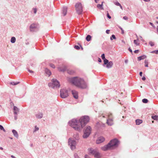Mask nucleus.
Masks as SVG:
<instances>
[{
    "label": "nucleus",
    "mask_w": 158,
    "mask_h": 158,
    "mask_svg": "<svg viewBox=\"0 0 158 158\" xmlns=\"http://www.w3.org/2000/svg\"><path fill=\"white\" fill-rule=\"evenodd\" d=\"M89 118L88 116H84L79 119H73L69 122V123L75 130L80 131L89 121Z\"/></svg>",
    "instance_id": "1"
},
{
    "label": "nucleus",
    "mask_w": 158,
    "mask_h": 158,
    "mask_svg": "<svg viewBox=\"0 0 158 158\" xmlns=\"http://www.w3.org/2000/svg\"><path fill=\"white\" fill-rule=\"evenodd\" d=\"M69 81L77 87L82 89L87 87V84L83 78L79 77H74L69 78Z\"/></svg>",
    "instance_id": "2"
},
{
    "label": "nucleus",
    "mask_w": 158,
    "mask_h": 158,
    "mask_svg": "<svg viewBox=\"0 0 158 158\" xmlns=\"http://www.w3.org/2000/svg\"><path fill=\"white\" fill-rule=\"evenodd\" d=\"M119 144V141L117 139L112 140L106 145L101 148V149L103 151H106L111 149L112 148L117 147Z\"/></svg>",
    "instance_id": "3"
},
{
    "label": "nucleus",
    "mask_w": 158,
    "mask_h": 158,
    "mask_svg": "<svg viewBox=\"0 0 158 158\" xmlns=\"http://www.w3.org/2000/svg\"><path fill=\"white\" fill-rule=\"evenodd\" d=\"M91 128L89 126H87L83 130V137L86 139L88 137L91 133Z\"/></svg>",
    "instance_id": "4"
},
{
    "label": "nucleus",
    "mask_w": 158,
    "mask_h": 158,
    "mask_svg": "<svg viewBox=\"0 0 158 158\" xmlns=\"http://www.w3.org/2000/svg\"><path fill=\"white\" fill-rule=\"evenodd\" d=\"M89 153L94 155V157L96 158H100L101 157V154L97 149H94L92 148L88 149Z\"/></svg>",
    "instance_id": "5"
},
{
    "label": "nucleus",
    "mask_w": 158,
    "mask_h": 158,
    "mask_svg": "<svg viewBox=\"0 0 158 158\" xmlns=\"http://www.w3.org/2000/svg\"><path fill=\"white\" fill-rule=\"evenodd\" d=\"M52 82L48 83L49 87L52 88H59L60 86L59 82L55 79H52Z\"/></svg>",
    "instance_id": "6"
},
{
    "label": "nucleus",
    "mask_w": 158,
    "mask_h": 158,
    "mask_svg": "<svg viewBox=\"0 0 158 158\" xmlns=\"http://www.w3.org/2000/svg\"><path fill=\"white\" fill-rule=\"evenodd\" d=\"M68 144L70 147V148L71 150H73L76 148L77 142L75 140H73L71 138H69V139Z\"/></svg>",
    "instance_id": "7"
},
{
    "label": "nucleus",
    "mask_w": 158,
    "mask_h": 158,
    "mask_svg": "<svg viewBox=\"0 0 158 158\" xmlns=\"http://www.w3.org/2000/svg\"><path fill=\"white\" fill-rule=\"evenodd\" d=\"M60 96L63 98L67 97L69 95L68 90L65 89H63L60 90Z\"/></svg>",
    "instance_id": "8"
},
{
    "label": "nucleus",
    "mask_w": 158,
    "mask_h": 158,
    "mask_svg": "<svg viewBox=\"0 0 158 158\" xmlns=\"http://www.w3.org/2000/svg\"><path fill=\"white\" fill-rule=\"evenodd\" d=\"M75 7L77 13L78 14H81L83 11L81 4L80 2L77 3L75 5Z\"/></svg>",
    "instance_id": "9"
},
{
    "label": "nucleus",
    "mask_w": 158,
    "mask_h": 158,
    "mask_svg": "<svg viewBox=\"0 0 158 158\" xmlns=\"http://www.w3.org/2000/svg\"><path fill=\"white\" fill-rule=\"evenodd\" d=\"M30 30L31 31H34L38 30V25L37 24L33 23L30 27Z\"/></svg>",
    "instance_id": "10"
},
{
    "label": "nucleus",
    "mask_w": 158,
    "mask_h": 158,
    "mask_svg": "<svg viewBox=\"0 0 158 158\" xmlns=\"http://www.w3.org/2000/svg\"><path fill=\"white\" fill-rule=\"evenodd\" d=\"M104 140V138L102 136H101L98 138V139L96 140V143L97 144H99L103 142Z\"/></svg>",
    "instance_id": "11"
},
{
    "label": "nucleus",
    "mask_w": 158,
    "mask_h": 158,
    "mask_svg": "<svg viewBox=\"0 0 158 158\" xmlns=\"http://www.w3.org/2000/svg\"><path fill=\"white\" fill-rule=\"evenodd\" d=\"M72 93L73 97L75 99H77L78 98V92L75 90H72Z\"/></svg>",
    "instance_id": "12"
},
{
    "label": "nucleus",
    "mask_w": 158,
    "mask_h": 158,
    "mask_svg": "<svg viewBox=\"0 0 158 158\" xmlns=\"http://www.w3.org/2000/svg\"><path fill=\"white\" fill-rule=\"evenodd\" d=\"M106 123L108 124V125L111 126L113 124V118H111L107 119Z\"/></svg>",
    "instance_id": "13"
},
{
    "label": "nucleus",
    "mask_w": 158,
    "mask_h": 158,
    "mask_svg": "<svg viewBox=\"0 0 158 158\" xmlns=\"http://www.w3.org/2000/svg\"><path fill=\"white\" fill-rule=\"evenodd\" d=\"M58 70L61 72H64L66 69V68L65 66H63L62 67H59L58 68Z\"/></svg>",
    "instance_id": "14"
},
{
    "label": "nucleus",
    "mask_w": 158,
    "mask_h": 158,
    "mask_svg": "<svg viewBox=\"0 0 158 158\" xmlns=\"http://www.w3.org/2000/svg\"><path fill=\"white\" fill-rule=\"evenodd\" d=\"M67 7H64L62 9V14L64 16L66 15L67 12Z\"/></svg>",
    "instance_id": "15"
},
{
    "label": "nucleus",
    "mask_w": 158,
    "mask_h": 158,
    "mask_svg": "<svg viewBox=\"0 0 158 158\" xmlns=\"http://www.w3.org/2000/svg\"><path fill=\"white\" fill-rule=\"evenodd\" d=\"M106 67L108 68H111L113 64V62L112 61H109L107 64H106Z\"/></svg>",
    "instance_id": "16"
},
{
    "label": "nucleus",
    "mask_w": 158,
    "mask_h": 158,
    "mask_svg": "<svg viewBox=\"0 0 158 158\" xmlns=\"http://www.w3.org/2000/svg\"><path fill=\"white\" fill-rule=\"evenodd\" d=\"M35 116L36 118H42L43 114L42 113L39 112L35 114Z\"/></svg>",
    "instance_id": "17"
},
{
    "label": "nucleus",
    "mask_w": 158,
    "mask_h": 158,
    "mask_svg": "<svg viewBox=\"0 0 158 158\" xmlns=\"http://www.w3.org/2000/svg\"><path fill=\"white\" fill-rule=\"evenodd\" d=\"M14 114L15 115H17L19 111V109L16 106H14Z\"/></svg>",
    "instance_id": "18"
},
{
    "label": "nucleus",
    "mask_w": 158,
    "mask_h": 158,
    "mask_svg": "<svg viewBox=\"0 0 158 158\" xmlns=\"http://www.w3.org/2000/svg\"><path fill=\"white\" fill-rule=\"evenodd\" d=\"M45 73L48 75V76H50L51 74V73L50 70L47 68H46L45 70Z\"/></svg>",
    "instance_id": "19"
},
{
    "label": "nucleus",
    "mask_w": 158,
    "mask_h": 158,
    "mask_svg": "<svg viewBox=\"0 0 158 158\" xmlns=\"http://www.w3.org/2000/svg\"><path fill=\"white\" fill-rule=\"evenodd\" d=\"M12 132H13L14 136L18 138L19 137V135L17 131L15 130H13Z\"/></svg>",
    "instance_id": "20"
},
{
    "label": "nucleus",
    "mask_w": 158,
    "mask_h": 158,
    "mask_svg": "<svg viewBox=\"0 0 158 158\" xmlns=\"http://www.w3.org/2000/svg\"><path fill=\"white\" fill-rule=\"evenodd\" d=\"M146 58V56L145 55H143L141 56L138 57V60L140 61Z\"/></svg>",
    "instance_id": "21"
},
{
    "label": "nucleus",
    "mask_w": 158,
    "mask_h": 158,
    "mask_svg": "<svg viewBox=\"0 0 158 158\" xmlns=\"http://www.w3.org/2000/svg\"><path fill=\"white\" fill-rule=\"evenodd\" d=\"M142 122V120L139 119H137L135 120L136 124L137 125H139Z\"/></svg>",
    "instance_id": "22"
},
{
    "label": "nucleus",
    "mask_w": 158,
    "mask_h": 158,
    "mask_svg": "<svg viewBox=\"0 0 158 158\" xmlns=\"http://www.w3.org/2000/svg\"><path fill=\"white\" fill-rule=\"evenodd\" d=\"M104 2H102L101 4H98L97 5V7L99 9H103V3Z\"/></svg>",
    "instance_id": "23"
},
{
    "label": "nucleus",
    "mask_w": 158,
    "mask_h": 158,
    "mask_svg": "<svg viewBox=\"0 0 158 158\" xmlns=\"http://www.w3.org/2000/svg\"><path fill=\"white\" fill-rule=\"evenodd\" d=\"M136 36L137 39L136 40H134V43L135 45H136L138 46L139 45V43L138 42V41L139 40L138 37L137 35H136Z\"/></svg>",
    "instance_id": "24"
},
{
    "label": "nucleus",
    "mask_w": 158,
    "mask_h": 158,
    "mask_svg": "<svg viewBox=\"0 0 158 158\" xmlns=\"http://www.w3.org/2000/svg\"><path fill=\"white\" fill-rule=\"evenodd\" d=\"M91 39V36L90 35H88L86 38V40L87 41H90Z\"/></svg>",
    "instance_id": "25"
},
{
    "label": "nucleus",
    "mask_w": 158,
    "mask_h": 158,
    "mask_svg": "<svg viewBox=\"0 0 158 158\" xmlns=\"http://www.w3.org/2000/svg\"><path fill=\"white\" fill-rule=\"evenodd\" d=\"M16 41V39L15 37H12L11 38L10 42L12 43H14Z\"/></svg>",
    "instance_id": "26"
},
{
    "label": "nucleus",
    "mask_w": 158,
    "mask_h": 158,
    "mask_svg": "<svg viewBox=\"0 0 158 158\" xmlns=\"http://www.w3.org/2000/svg\"><path fill=\"white\" fill-rule=\"evenodd\" d=\"M107 116H108V118H113V117L112 114L111 113H108Z\"/></svg>",
    "instance_id": "27"
},
{
    "label": "nucleus",
    "mask_w": 158,
    "mask_h": 158,
    "mask_svg": "<svg viewBox=\"0 0 158 158\" xmlns=\"http://www.w3.org/2000/svg\"><path fill=\"white\" fill-rule=\"evenodd\" d=\"M19 82H10V84L11 85H17L19 83Z\"/></svg>",
    "instance_id": "28"
},
{
    "label": "nucleus",
    "mask_w": 158,
    "mask_h": 158,
    "mask_svg": "<svg viewBox=\"0 0 158 158\" xmlns=\"http://www.w3.org/2000/svg\"><path fill=\"white\" fill-rule=\"evenodd\" d=\"M152 118L155 120H157L158 119V116L157 115L152 116Z\"/></svg>",
    "instance_id": "29"
},
{
    "label": "nucleus",
    "mask_w": 158,
    "mask_h": 158,
    "mask_svg": "<svg viewBox=\"0 0 158 158\" xmlns=\"http://www.w3.org/2000/svg\"><path fill=\"white\" fill-rule=\"evenodd\" d=\"M103 61L104 62V64L103 65V66H104V64H106L109 62V60L106 58L103 60Z\"/></svg>",
    "instance_id": "30"
},
{
    "label": "nucleus",
    "mask_w": 158,
    "mask_h": 158,
    "mask_svg": "<svg viewBox=\"0 0 158 158\" xmlns=\"http://www.w3.org/2000/svg\"><path fill=\"white\" fill-rule=\"evenodd\" d=\"M74 73V71L72 70H68V73L70 74H72Z\"/></svg>",
    "instance_id": "31"
},
{
    "label": "nucleus",
    "mask_w": 158,
    "mask_h": 158,
    "mask_svg": "<svg viewBox=\"0 0 158 158\" xmlns=\"http://www.w3.org/2000/svg\"><path fill=\"white\" fill-rule=\"evenodd\" d=\"M144 63L145 64V66L146 67H148V61L147 60H145L144 61Z\"/></svg>",
    "instance_id": "32"
},
{
    "label": "nucleus",
    "mask_w": 158,
    "mask_h": 158,
    "mask_svg": "<svg viewBox=\"0 0 158 158\" xmlns=\"http://www.w3.org/2000/svg\"><path fill=\"white\" fill-rule=\"evenodd\" d=\"M148 102V100L147 99L144 98L142 100V102L144 103H147Z\"/></svg>",
    "instance_id": "33"
},
{
    "label": "nucleus",
    "mask_w": 158,
    "mask_h": 158,
    "mask_svg": "<svg viewBox=\"0 0 158 158\" xmlns=\"http://www.w3.org/2000/svg\"><path fill=\"white\" fill-rule=\"evenodd\" d=\"M39 130V128L38 127H37L36 126H35V129L34 131H33V132H35L36 131H38Z\"/></svg>",
    "instance_id": "34"
},
{
    "label": "nucleus",
    "mask_w": 158,
    "mask_h": 158,
    "mask_svg": "<svg viewBox=\"0 0 158 158\" xmlns=\"http://www.w3.org/2000/svg\"><path fill=\"white\" fill-rule=\"evenodd\" d=\"M116 39L115 36L114 35H112L110 37V40H112L113 39Z\"/></svg>",
    "instance_id": "35"
},
{
    "label": "nucleus",
    "mask_w": 158,
    "mask_h": 158,
    "mask_svg": "<svg viewBox=\"0 0 158 158\" xmlns=\"http://www.w3.org/2000/svg\"><path fill=\"white\" fill-rule=\"evenodd\" d=\"M50 65V66L51 67H52V68H53V69H54L55 68V65L54 64H52L50 63V65Z\"/></svg>",
    "instance_id": "36"
},
{
    "label": "nucleus",
    "mask_w": 158,
    "mask_h": 158,
    "mask_svg": "<svg viewBox=\"0 0 158 158\" xmlns=\"http://www.w3.org/2000/svg\"><path fill=\"white\" fill-rule=\"evenodd\" d=\"M0 129L4 131V132L5 131V130L4 128L3 127V126H2L1 125H0Z\"/></svg>",
    "instance_id": "37"
},
{
    "label": "nucleus",
    "mask_w": 158,
    "mask_h": 158,
    "mask_svg": "<svg viewBox=\"0 0 158 158\" xmlns=\"http://www.w3.org/2000/svg\"><path fill=\"white\" fill-rule=\"evenodd\" d=\"M149 44L151 46H153L154 45V43L152 41H150L149 42Z\"/></svg>",
    "instance_id": "38"
},
{
    "label": "nucleus",
    "mask_w": 158,
    "mask_h": 158,
    "mask_svg": "<svg viewBox=\"0 0 158 158\" xmlns=\"http://www.w3.org/2000/svg\"><path fill=\"white\" fill-rule=\"evenodd\" d=\"M152 53H155L156 54H158V50L153 51L151 52Z\"/></svg>",
    "instance_id": "39"
},
{
    "label": "nucleus",
    "mask_w": 158,
    "mask_h": 158,
    "mask_svg": "<svg viewBox=\"0 0 158 158\" xmlns=\"http://www.w3.org/2000/svg\"><path fill=\"white\" fill-rule=\"evenodd\" d=\"M101 57H102V60H104L105 59V54H102L101 55Z\"/></svg>",
    "instance_id": "40"
},
{
    "label": "nucleus",
    "mask_w": 158,
    "mask_h": 158,
    "mask_svg": "<svg viewBox=\"0 0 158 158\" xmlns=\"http://www.w3.org/2000/svg\"><path fill=\"white\" fill-rule=\"evenodd\" d=\"M74 157L75 158H80L78 156L77 153H75L74 154Z\"/></svg>",
    "instance_id": "41"
},
{
    "label": "nucleus",
    "mask_w": 158,
    "mask_h": 158,
    "mask_svg": "<svg viewBox=\"0 0 158 158\" xmlns=\"http://www.w3.org/2000/svg\"><path fill=\"white\" fill-rule=\"evenodd\" d=\"M114 4L115 5L118 6H120V5H121L118 2H115Z\"/></svg>",
    "instance_id": "42"
},
{
    "label": "nucleus",
    "mask_w": 158,
    "mask_h": 158,
    "mask_svg": "<svg viewBox=\"0 0 158 158\" xmlns=\"http://www.w3.org/2000/svg\"><path fill=\"white\" fill-rule=\"evenodd\" d=\"M74 48L76 49H77V50H79L80 49V47H79L78 46V45H75V46H74Z\"/></svg>",
    "instance_id": "43"
},
{
    "label": "nucleus",
    "mask_w": 158,
    "mask_h": 158,
    "mask_svg": "<svg viewBox=\"0 0 158 158\" xmlns=\"http://www.w3.org/2000/svg\"><path fill=\"white\" fill-rule=\"evenodd\" d=\"M33 10H34V12L35 14H36L37 12V10L35 8H34L33 9Z\"/></svg>",
    "instance_id": "44"
},
{
    "label": "nucleus",
    "mask_w": 158,
    "mask_h": 158,
    "mask_svg": "<svg viewBox=\"0 0 158 158\" xmlns=\"http://www.w3.org/2000/svg\"><path fill=\"white\" fill-rule=\"evenodd\" d=\"M128 17L127 16H124L123 17V19L125 20H127L128 19Z\"/></svg>",
    "instance_id": "45"
},
{
    "label": "nucleus",
    "mask_w": 158,
    "mask_h": 158,
    "mask_svg": "<svg viewBox=\"0 0 158 158\" xmlns=\"http://www.w3.org/2000/svg\"><path fill=\"white\" fill-rule=\"evenodd\" d=\"M107 17L109 18V19H111V16L109 15V14L108 13H107Z\"/></svg>",
    "instance_id": "46"
},
{
    "label": "nucleus",
    "mask_w": 158,
    "mask_h": 158,
    "mask_svg": "<svg viewBox=\"0 0 158 158\" xmlns=\"http://www.w3.org/2000/svg\"><path fill=\"white\" fill-rule=\"evenodd\" d=\"M139 52V50H135L134 51V53H138Z\"/></svg>",
    "instance_id": "47"
},
{
    "label": "nucleus",
    "mask_w": 158,
    "mask_h": 158,
    "mask_svg": "<svg viewBox=\"0 0 158 158\" xmlns=\"http://www.w3.org/2000/svg\"><path fill=\"white\" fill-rule=\"evenodd\" d=\"M110 31V30H107L106 31V33H107V34H109V32Z\"/></svg>",
    "instance_id": "48"
},
{
    "label": "nucleus",
    "mask_w": 158,
    "mask_h": 158,
    "mask_svg": "<svg viewBox=\"0 0 158 158\" xmlns=\"http://www.w3.org/2000/svg\"><path fill=\"white\" fill-rule=\"evenodd\" d=\"M14 118H15V120H16L17 118V115H15V116H14Z\"/></svg>",
    "instance_id": "49"
},
{
    "label": "nucleus",
    "mask_w": 158,
    "mask_h": 158,
    "mask_svg": "<svg viewBox=\"0 0 158 158\" xmlns=\"http://www.w3.org/2000/svg\"><path fill=\"white\" fill-rule=\"evenodd\" d=\"M128 50L132 54V50L131 49V48H128Z\"/></svg>",
    "instance_id": "50"
},
{
    "label": "nucleus",
    "mask_w": 158,
    "mask_h": 158,
    "mask_svg": "<svg viewBox=\"0 0 158 158\" xmlns=\"http://www.w3.org/2000/svg\"><path fill=\"white\" fill-rule=\"evenodd\" d=\"M120 29H121V31H122V34H123L124 33V31H123V29L122 28H121V27H120Z\"/></svg>",
    "instance_id": "51"
},
{
    "label": "nucleus",
    "mask_w": 158,
    "mask_h": 158,
    "mask_svg": "<svg viewBox=\"0 0 158 158\" xmlns=\"http://www.w3.org/2000/svg\"><path fill=\"white\" fill-rule=\"evenodd\" d=\"M142 79L143 80V81H145V80H146V78L145 77L143 76L142 78Z\"/></svg>",
    "instance_id": "52"
},
{
    "label": "nucleus",
    "mask_w": 158,
    "mask_h": 158,
    "mask_svg": "<svg viewBox=\"0 0 158 158\" xmlns=\"http://www.w3.org/2000/svg\"><path fill=\"white\" fill-rule=\"evenodd\" d=\"M98 61L99 62H102V60L100 58H98Z\"/></svg>",
    "instance_id": "53"
},
{
    "label": "nucleus",
    "mask_w": 158,
    "mask_h": 158,
    "mask_svg": "<svg viewBox=\"0 0 158 158\" xmlns=\"http://www.w3.org/2000/svg\"><path fill=\"white\" fill-rule=\"evenodd\" d=\"M28 70L30 73H33V72L31 70L29 69Z\"/></svg>",
    "instance_id": "54"
},
{
    "label": "nucleus",
    "mask_w": 158,
    "mask_h": 158,
    "mask_svg": "<svg viewBox=\"0 0 158 158\" xmlns=\"http://www.w3.org/2000/svg\"><path fill=\"white\" fill-rule=\"evenodd\" d=\"M139 75L140 76H142V72H140L139 73Z\"/></svg>",
    "instance_id": "55"
},
{
    "label": "nucleus",
    "mask_w": 158,
    "mask_h": 158,
    "mask_svg": "<svg viewBox=\"0 0 158 158\" xmlns=\"http://www.w3.org/2000/svg\"><path fill=\"white\" fill-rule=\"evenodd\" d=\"M128 62V60H125V63L126 64H127Z\"/></svg>",
    "instance_id": "56"
},
{
    "label": "nucleus",
    "mask_w": 158,
    "mask_h": 158,
    "mask_svg": "<svg viewBox=\"0 0 158 158\" xmlns=\"http://www.w3.org/2000/svg\"><path fill=\"white\" fill-rule=\"evenodd\" d=\"M140 39H141V40H142V41H143V38H142V36H140Z\"/></svg>",
    "instance_id": "57"
},
{
    "label": "nucleus",
    "mask_w": 158,
    "mask_h": 158,
    "mask_svg": "<svg viewBox=\"0 0 158 158\" xmlns=\"http://www.w3.org/2000/svg\"><path fill=\"white\" fill-rule=\"evenodd\" d=\"M102 117L104 118H105V116L103 114H102Z\"/></svg>",
    "instance_id": "58"
},
{
    "label": "nucleus",
    "mask_w": 158,
    "mask_h": 158,
    "mask_svg": "<svg viewBox=\"0 0 158 158\" xmlns=\"http://www.w3.org/2000/svg\"><path fill=\"white\" fill-rule=\"evenodd\" d=\"M11 157H12V158H16L13 155H11Z\"/></svg>",
    "instance_id": "59"
},
{
    "label": "nucleus",
    "mask_w": 158,
    "mask_h": 158,
    "mask_svg": "<svg viewBox=\"0 0 158 158\" xmlns=\"http://www.w3.org/2000/svg\"><path fill=\"white\" fill-rule=\"evenodd\" d=\"M149 23H150V25H151L152 26H153V24L152 23H151V22H150Z\"/></svg>",
    "instance_id": "60"
},
{
    "label": "nucleus",
    "mask_w": 158,
    "mask_h": 158,
    "mask_svg": "<svg viewBox=\"0 0 158 158\" xmlns=\"http://www.w3.org/2000/svg\"><path fill=\"white\" fill-rule=\"evenodd\" d=\"M78 138H79L78 136V135H77V138H76V139H79Z\"/></svg>",
    "instance_id": "61"
},
{
    "label": "nucleus",
    "mask_w": 158,
    "mask_h": 158,
    "mask_svg": "<svg viewBox=\"0 0 158 158\" xmlns=\"http://www.w3.org/2000/svg\"><path fill=\"white\" fill-rule=\"evenodd\" d=\"M0 149L1 150H3V148L2 147H0Z\"/></svg>",
    "instance_id": "62"
},
{
    "label": "nucleus",
    "mask_w": 158,
    "mask_h": 158,
    "mask_svg": "<svg viewBox=\"0 0 158 158\" xmlns=\"http://www.w3.org/2000/svg\"><path fill=\"white\" fill-rule=\"evenodd\" d=\"M120 8L122 10H123V7L122 6H121V5H120V6H119Z\"/></svg>",
    "instance_id": "63"
},
{
    "label": "nucleus",
    "mask_w": 158,
    "mask_h": 158,
    "mask_svg": "<svg viewBox=\"0 0 158 158\" xmlns=\"http://www.w3.org/2000/svg\"><path fill=\"white\" fill-rule=\"evenodd\" d=\"M143 0L146 2H148V1H149L150 0Z\"/></svg>",
    "instance_id": "64"
}]
</instances>
